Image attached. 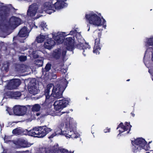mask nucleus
I'll return each mask as SVG.
<instances>
[{"instance_id": "1", "label": "nucleus", "mask_w": 153, "mask_h": 153, "mask_svg": "<svg viewBox=\"0 0 153 153\" xmlns=\"http://www.w3.org/2000/svg\"><path fill=\"white\" fill-rule=\"evenodd\" d=\"M10 15L9 8L6 6L0 8V20L4 21L0 24V29H3L7 27L15 28L21 24V19L14 16L11 17L7 23L5 24L4 20Z\"/></svg>"}, {"instance_id": "2", "label": "nucleus", "mask_w": 153, "mask_h": 153, "mask_svg": "<svg viewBox=\"0 0 153 153\" xmlns=\"http://www.w3.org/2000/svg\"><path fill=\"white\" fill-rule=\"evenodd\" d=\"M63 91V88L60 86V85L57 84L55 86H53L52 93L50 95V99L48 103V104L51 103L56 99L62 97Z\"/></svg>"}, {"instance_id": "3", "label": "nucleus", "mask_w": 153, "mask_h": 153, "mask_svg": "<svg viewBox=\"0 0 153 153\" xmlns=\"http://www.w3.org/2000/svg\"><path fill=\"white\" fill-rule=\"evenodd\" d=\"M132 127L130 124V122H126L124 123V124L121 122L118 126L117 129V130L119 128H120L118 131L119 133L118 134V136L123 135L125 136L128 134L131 130V128Z\"/></svg>"}, {"instance_id": "4", "label": "nucleus", "mask_w": 153, "mask_h": 153, "mask_svg": "<svg viewBox=\"0 0 153 153\" xmlns=\"http://www.w3.org/2000/svg\"><path fill=\"white\" fill-rule=\"evenodd\" d=\"M85 16L89 24L95 26H101V19L97 14L94 13H90L86 14Z\"/></svg>"}, {"instance_id": "5", "label": "nucleus", "mask_w": 153, "mask_h": 153, "mask_svg": "<svg viewBox=\"0 0 153 153\" xmlns=\"http://www.w3.org/2000/svg\"><path fill=\"white\" fill-rule=\"evenodd\" d=\"M99 29L95 30L94 32V35L97 34L98 38H96L95 40L94 45V48L93 52L96 53L97 54H99L100 51L101 49V47L100 45V39L101 38L102 35V33L101 32H98L100 31Z\"/></svg>"}, {"instance_id": "6", "label": "nucleus", "mask_w": 153, "mask_h": 153, "mask_svg": "<svg viewBox=\"0 0 153 153\" xmlns=\"http://www.w3.org/2000/svg\"><path fill=\"white\" fill-rule=\"evenodd\" d=\"M66 53V50H63L61 52V49L57 48L53 50L52 56L56 60L59 59L61 56L62 60L64 61L65 59Z\"/></svg>"}, {"instance_id": "7", "label": "nucleus", "mask_w": 153, "mask_h": 153, "mask_svg": "<svg viewBox=\"0 0 153 153\" xmlns=\"http://www.w3.org/2000/svg\"><path fill=\"white\" fill-rule=\"evenodd\" d=\"M68 103V101L65 99L55 101L53 104L54 108L56 111H60L61 109L66 107Z\"/></svg>"}, {"instance_id": "8", "label": "nucleus", "mask_w": 153, "mask_h": 153, "mask_svg": "<svg viewBox=\"0 0 153 153\" xmlns=\"http://www.w3.org/2000/svg\"><path fill=\"white\" fill-rule=\"evenodd\" d=\"M38 9V2L33 3L29 6L27 11V15L31 17L35 16L37 13Z\"/></svg>"}, {"instance_id": "9", "label": "nucleus", "mask_w": 153, "mask_h": 153, "mask_svg": "<svg viewBox=\"0 0 153 153\" xmlns=\"http://www.w3.org/2000/svg\"><path fill=\"white\" fill-rule=\"evenodd\" d=\"M74 40L71 37L67 38L64 40V43L66 46V49L68 51H72L73 53L74 49Z\"/></svg>"}, {"instance_id": "10", "label": "nucleus", "mask_w": 153, "mask_h": 153, "mask_svg": "<svg viewBox=\"0 0 153 153\" xmlns=\"http://www.w3.org/2000/svg\"><path fill=\"white\" fill-rule=\"evenodd\" d=\"M14 114L17 116H23L25 115L27 111V106L16 105L13 108Z\"/></svg>"}, {"instance_id": "11", "label": "nucleus", "mask_w": 153, "mask_h": 153, "mask_svg": "<svg viewBox=\"0 0 153 153\" xmlns=\"http://www.w3.org/2000/svg\"><path fill=\"white\" fill-rule=\"evenodd\" d=\"M65 128H66V130L62 131V129L59 128H58V131L60 132L59 135H64L66 137H67L68 133L69 132L70 129H72L73 128L72 123H71L70 121H66L65 122Z\"/></svg>"}, {"instance_id": "12", "label": "nucleus", "mask_w": 153, "mask_h": 153, "mask_svg": "<svg viewBox=\"0 0 153 153\" xmlns=\"http://www.w3.org/2000/svg\"><path fill=\"white\" fill-rule=\"evenodd\" d=\"M51 130L50 128L47 127L46 126H39V138L44 137Z\"/></svg>"}, {"instance_id": "13", "label": "nucleus", "mask_w": 153, "mask_h": 153, "mask_svg": "<svg viewBox=\"0 0 153 153\" xmlns=\"http://www.w3.org/2000/svg\"><path fill=\"white\" fill-rule=\"evenodd\" d=\"M132 143L133 145L139 146L141 148H143L146 145L147 142L144 139L142 138H139L134 140L132 141Z\"/></svg>"}, {"instance_id": "14", "label": "nucleus", "mask_w": 153, "mask_h": 153, "mask_svg": "<svg viewBox=\"0 0 153 153\" xmlns=\"http://www.w3.org/2000/svg\"><path fill=\"white\" fill-rule=\"evenodd\" d=\"M53 86H54L53 84V83H50L47 85L45 89L44 93L46 97L45 102H46L47 103L50 98V90L53 87Z\"/></svg>"}, {"instance_id": "15", "label": "nucleus", "mask_w": 153, "mask_h": 153, "mask_svg": "<svg viewBox=\"0 0 153 153\" xmlns=\"http://www.w3.org/2000/svg\"><path fill=\"white\" fill-rule=\"evenodd\" d=\"M55 44V41L52 38H50L47 40L45 42L44 46L45 48L50 50L52 48Z\"/></svg>"}, {"instance_id": "16", "label": "nucleus", "mask_w": 153, "mask_h": 153, "mask_svg": "<svg viewBox=\"0 0 153 153\" xmlns=\"http://www.w3.org/2000/svg\"><path fill=\"white\" fill-rule=\"evenodd\" d=\"M44 6L45 10L49 14H51L55 11L54 9L53 4L49 2H45L44 4Z\"/></svg>"}, {"instance_id": "17", "label": "nucleus", "mask_w": 153, "mask_h": 153, "mask_svg": "<svg viewBox=\"0 0 153 153\" xmlns=\"http://www.w3.org/2000/svg\"><path fill=\"white\" fill-rule=\"evenodd\" d=\"M67 5V4L63 1H58L53 4L54 9L55 11L56 10H59Z\"/></svg>"}, {"instance_id": "18", "label": "nucleus", "mask_w": 153, "mask_h": 153, "mask_svg": "<svg viewBox=\"0 0 153 153\" xmlns=\"http://www.w3.org/2000/svg\"><path fill=\"white\" fill-rule=\"evenodd\" d=\"M21 95V93L19 92H12L9 91L7 94L6 98L18 99Z\"/></svg>"}, {"instance_id": "19", "label": "nucleus", "mask_w": 153, "mask_h": 153, "mask_svg": "<svg viewBox=\"0 0 153 153\" xmlns=\"http://www.w3.org/2000/svg\"><path fill=\"white\" fill-rule=\"evenodd\" d=\"M44 150V153H55L57 151V149L52 148L51 149H49L48 148H45L43 149ZM60 153H68V151L64 149H61L60 150Z\"/></svg>"}, {"instance_id": "20", "label": "nucleus", "mask_w": 153, "mask_h": 153, "mask_svg": "<svg viewBox=\"0 0 153 153\" xmlns=\"http://www.w3.org/2000/svg\"><path fill=\"white\" fill-rule=\"evenodd\" d=\"M21 84V81L19 79L12 80L9 83L12 89L16 88Z\"/></svg>"}, {"instance_id": "21", "label": "nucleus", "mask_w": 153, "mask_h": 153, "mask_svg": "<svg viewBox=\"0 0 153 153\" xmlns=\"http://www.w3.org/2000/svg\"><path fill=\"white\" fill-rule=\"evenodd\" d=\"M28 33L26 27H24L20 30L17 37L18 36L21 37H27L28 35Z\"/></svg>"}, {"instance_id": "22", "label": "nucleus", "mask_w": 153, "mask_h": 153, "mask_svg": "<svg viewBox=\"0 0 153 153\" xmlns=\"http://www.w3.org/2000/svg\"><path fill=\"white\" fill-rule=\"evenodd\" d=\"M53 37L58 44H60L64 42L63 40L65 39V36L63 34H59L55 36H53Z\"/></svg>"}, {"instance_id": "23", "label": "nucleus", "mask_w": 153, "mask_h": 153, "mask_svg": "<svg viewBox=\"0 0 153 153\" xmlns=\"http://www.w3.org/2000/svg\"><path fill=\"white\" fill-rule=\"evenodd\" d=\"M35 85L36 84L35 83L33 85L30 86L29 85L28 87V90L29 92L33 95L37 94L38 92L37 87Z\"/></svg>"}, {"instance_id": "24", "label": "nucleus", "mask_w": 153, "mask_h": 153, "mask_svg": "<svg viewBox=\"0 0 153 153\" xmlns=\"http://www.w3.org/2000/svg\"><path fill=\"white\" fill-rule=\"evenodd\" d=\"M28 134L34 137H37L38 134V128L37 127L34 128L33 129L30 130L28 132Z\"/></svg>"}, {"instance_id": "25", "label": "nucleus", "mask_w": 153, "mask_h": 153, "mask_svg": "<svg viewBox=\"0 0 153 153\" xmlns=\"http://www.w3.org/2000/svg\"><path fill=\"white\" fill-rule=\"evenodd\" d=\"M27 107L29 108H32V111L33 112H37L38 111V104H35L32 106L27 105Z\"/></svg>"}, {"instance_id": "26", "label": "nucleus", "mask_w": 153, "mask_h": 153, "mask_svg": "<svg viewBox=\"0 0 153 153\" xmlns=\"http://www.w3.org/2000/svg\"><path fill=\"white\" fill-rule=\"evenodd\" d=\"M51 64L49 63H48L46 65L45 68L42 69V72L43 73L44 72H48L51 69Z\"/></svg>"}, {"instance_id": "27", "label": "nucleus", "mask_w": 153, "mask_h": 153, "mask_svg": "<svg viewBox=\"0 0 153 153\" xmlns=\"http://www.w3.org/2000/svg\"><path fill=\"white\" fill-rule=\"evenodd\" d=\"M47 25H46V23L44 22H42L40 25L39 26V27L41 28L42 30H43L45 31L48 29L47 27Z\"/></svg>"}, {"instance_id": "28", "label": "nucleus", "mask_w": 153, "mask_h": 153, "mask_svg": "<svg viewBox=\"0 0 153 153\" xmlns=\"http://www.w3.org/2000/svg\"><path fill=\"white\" fill-rule=\"evenodd\" d=\"M83 44L81 42H79L75 46H74V48H76L82 50L83 49Z\"/></svg>"}, {"instance_id": "29", "label": "nucleus", "mask_w": 153, "mask_h": 153, "mask_svg": "<svg viewBox=\"0 0 153 153\" xmlns=\"http://www.w3.org/2000/svg\"><path fill=\"white\" fill-rule=\"evenodd\" d=\"M21 132V130L18 128L14 129L12 131L13 133L16 135L20 134Z\"/></svg>"}, {"instance_id": "30", "label": "nucleus", "mask_w": 153, "mask_h": 153, "mask_svg": "<svg viewBox=\"0 0 153 153\" xmlns=\"http://www.w3.org/2000/svg\"><path fill=\"white\" fill-rule=\"evenodd\" d=\"M45 39V36L42 35V33H41L39 35V43H41L43 42Z\"/></svg>"}, {"instance_id": "31", "label": "nucleus", "mask_w": 153, "mask_h": 153, "mask_svg": "<svg viewBox=\"0 0 153 153\" xmlns=\"http://www.w3.org/2000/svg\"><path fill=\"white\" fill-rule=\"evenodd\" d=\"M58 128L56 129L55 132L52 134L50 136L48 137V138L51 139L53 138L54 136L58 135H59V133L58 132Z\"/></svg>"}, {"instance_id": "32", "label": "nucleus", "mask_w": 153, "mask_h": 153, "mask_svg": "<svg viewBox=\"0 0 153 153\" xmlns=\"http://www.w3.org/2000/svg\"><path fill=\"white\" fill-rule=\"evenodd\" d=\"M147 44L149 46L153 45V37L148 39L147 41Z\"/></svg>"}, {"instance_id": "33", "label": "nucleus", "mask_w": 153, "mask_h": 153, "mask_svg": "<svg viewBox=\"0 0 153 153\" xmlns=\"http://www.w3.org/2000/svg\"><path fill=\"white\" fill-rule=\"evenodd\" d=\"M83 50H84L83 54L84 55V52H85V49H87V48L89 49L90 48V45L88 44L85 43L84 44H83Z\"/></svg>"}, {"instance_id": "34", "label": "nucleus", "mask_w": 153, "mask_h": 153, "mask_svg": "<svg viewBox=\"0 0 153 153\" xmlns=\"http://www.w3.org/2000/svg\"><path fill=\"white\" fill-rule=\"evenodd\" d=\"M72 135L71 137V138H77L79 136V134L77 133H75L74 132V131L73 133L72 134Z\"/></svg>"}, {"instance_id": "35", "label": "nucleus", "mask_w": 153, "mask_h": 153, "mask_svg": "<svg viewBox=\"0 0 153 153\" xmlns=\"http://www.w3.org/2000/svg\"><path fill=\"white\" fill-rule=\"evenodd\" d=\"M73 129H70L69 130V132L68 133V136L67 137H68L69 138H71V136L72 135V134L73 133L74 131L73 130Z\"/></svg>"}, {"instance_id": "36", "label": "nucleus", "mask_w": 153, "mask_h": 153, "mask_svg": "<svg viewBox=\"0 0 153 153\" xmlns=\"http://www.w3.org/2000/svg\"><path fill=\"white\" fill-rule=\"evenodd\" d=\"M45 104H42L41 105V106H40V105H39V115H40V113L39 111L40 110V109H43L45 108V107L44 105Z\"/></svg>"}, {"instance_id": "37", "label": "nucleus", "mask_w": 153, "mask_h": 153, "mask_svg": "<svg viewBox=\"0 0 153 153\" xmlns=\"http://www.w3.org/2000/svg\"><path fill=\"white\" fill-rule=\"evenodd\" d=\"M6 111H7L9 115H11L12 114L13 110L8 107H7Z\"/></svg>"}, {"instance_id": "38", "label": "nucleus", "mask_w": 153, "mask_h": 153, "mask_svg": "<svg viewBox=\"0 0 153 153\" xmlns=\"http://www.w3.org/2000/svg\"><path fill=\"white\" fill-rule=\"evenodd\" d=\"M19 59L21 61H24L26 60L27 57L25 56H22L19 57Z\"/></svg>"}, {"instance_id": "39", "label": "nucleus", "mask_w": 153, "mask_h": 153, "mask_svg": "<svg viewBox=\"0 0 153 153\" xmlns=\"http://www.w3.org/2000/svg\"><path fill=\"white\" fill-rule=\"evenodd\" d=\"M43 64V61L42 59H39V67L42 66Z\"/></svg>"}, {"instance_id": "40", "label": "nucleus", "mask_w": 153, "mask_h": 153, "mask_svg": "<svg viewBox=\"0 0 153 153\" xmlns=\"http://www.w3.org/2000/svg\"><path fill=\"white\" fill-rule=\"evenodd\" d=\"M8 66L7 65H5L2 67V69H4L6 72L8 71Z\"/></svg>"}, {"instance_id": "41", "label": "nucleus", "mask_w": 153, "mask_h": 153, "mask_svg": "<svg viewBox=\"0 0 153 153\" xmlns=\"http://www.w3.org/2000/svg\"><path fill=\"white\" fill-rule=\"evenodd\" d=\"M110 128H108V127H107L104 130V132L106 133L107 132H109L110 131Z\"/></svg>"}, {"instance_id": "42", "label": "nucleus", "mask_w": 153, "mask_h": 153, "mask_svg": "<svg viewBox=\"0 0 153 153\" xmlns=\"http://www.w3.org/2000/svg\"><path fill=\"white\" fill-rule=\"evenodd\" d=\"M75 31H76V30H75L71 31L70 32V34L71 35H74L75 33Z\"/></svg>"}, {"instance_id": "43", "label": "nucleus", "mask_w": 153, "mask_h": 153, "mask_svg": "<svg viewBox=\"0 0 153 153\" xmlns=\"http://www.w3.org/2000/svg\"><path fill=\"white\" fill-rule=\"evenodd\" d=\"M103 19V22H102V24L101 23V24L102 25H104V24L105 23V22H106V21L105 20V19Z\"/></svg>"}, {"instance_id": "44", "label": "nucleus", "mask_w": 153, "mask_h": 153, "mask_svg": "<svg viewBox=\"0 0 153 153\" xmlns=\"http://www.w3.org/2000/svg\"><path fill=\"white\" fill-rule=\"evenodd\" d=\"M61 113H62V114L65 113H69V111H67L66 112H62Z\"/></svg>"}, {"instance_id": "45", "label": "nucleus", "mask_w": 153, "mask_h": 153, "mask_svg": "<svg viewBox=\"0 0 153 153\" xmlns=\"http://www.w3.org/2000/svg\"><path fill=\"white\" fill-rule=\"evenodd\" d=\"M38 37H37L36 39V42L37 43H38Z\"/></svg>"}, {"instance_id": "46", "label": "nucleus", "mask_w": 153, "mask_h": 153, "mask_svg": "<svg viewBox=\"0 0 153 153\" xmlns=\"http://www.w3.org/2000/svg\"><path fill=\"white\" fill-rule=\"evenodd\" d=\"M131 114H132V116L133 117H134V116H135V114H134V113H132V112H131Z\"/></svg>"}, {"instance_id": "47", "label": "nucleus", "mask_w": 153, "mask_h": 153, "mask_svg": "<svg viewBox=\"0 0 153 153\" xmlns=\"http://www.w3.org/2000/svg\"><path fill=\"white\" fill-rule=\"evenodd\" d=\"M152 60L153 61V53H152Z\"/></svg>"}, {"instance_id": "48", "label": "nucleus", "mask_w": 153, "mask_h": 153, "mask_svg": "<svg viewBox=\"0 0 153 153\" xmlns=\"http://www.w3.org/2000/svg\"><path fill=\"white\" fill-rule=\"evenodd\" d=\"M68 153H74L73 152H69V151H68Z\"/></svg>"}, {"instance_id": "49", "label": "nucleus", "mask_w": 153, "mask_h": 153, "mask_svg": "<svg viewBox=\"0 0 153 153\" xmlns=\"http://www.w3.org/2000/svg\"><path fill=\"white\" fill-rule=\"evenodd\" d=\"M130 80V79H128L126 81H129Z\"/></svg>"}, {"instance_id": "50", "label": "nucleus", "mask_w": 153, "mask_h": 153, "mask_svg": "<svg viewBox=\"0 0 153 153\" xmlns=\"http://www.w3.org/2000/svg\"><path fill=\"white\" fill-rule=\"evenodd\" d=\"M16 38V37H14L13 38V39L14 40V39H15Z\"/></svg>"}, {"instance_id": "51", "label": "nucleus", "mask_w": 153, "mask_h": 153, "mask_svg": "<svg viewBox=\"0 0 153 153\" xmlns=\"http://www.w3.org/2000/svg\"><path fill=\"white\" fill-rule=\"evenodd\" d=\"M36 115L37 116H38V113H36Z\"/></svg>"}, {"instance_id": "52", "label": "nucleus", "mask_w": 153, "mask_h": 153, "mask_svg": "<svg viewBox=\"0 0 153 153\" xmlns=\"http://www.w3.org/2000/svg\"><path fill=\"white\" fill-rule=\"evenodd\" d=\"M66 84H67L68 83V81H66Z\"/></svg>"}, {"instance_id": "53", "label": "nucleus", "mask_w": 153, "mask_h": 153, "mask_svg": "<svg viewBox=\"0 0 153 153\" xmlns=\"http://www.w3.org/2000/svg\"><path fill=\"white\" fill-rule=\"evenodd\" d=\"M38 99V97H36V100H37Z\"/></svg>"}, {"instance_id": "54", "label": "nucleus", "mask_w": 153, "mask_h": 153, "mask_svg": "<svg viewBox=\"0 0 153 153\" xmlns=\"http://www.w3.org/2000/svg\"><path fill=\"white\" fill-rule=\"evenodd\" d=\"M86 100L88 99L87 97H86Z\"/></svg>"}, {"instance_id": "55", "label": "nucleus", "mask_w": 153, "mask_h": 153, "mask_svg": "<svg viewBox=\"0 0 153 153\" xmlns=\"http://www.w3.org/2000/svg\"><path fill=\"white\" fill-rule=\"evenodd\" d=\"M90 29V27H89L88 29V31H89Z\"/></svg>"}, {"instance_id": "56", "label": "nucleus", "mask_w": 153, "mask_h": 153, "mask_svg": "<svg viewBox=\"0 0 153 153\" xmlns=\"http://www.w3.org/2000/svg\"><path fill=\"white\" fill-rule=\"evenodd\" d=\"M152 80L153 81V77H152Z\"/></svg>"}, {"instance_id": "57", "label": "nucleus", "mask_w": 153, "mask_h": 153, "mask_svg": "<svg viewBox=\"0 0 153 153\" xmlns=\"http://www.w3.org/2000/svg\"><path fill=\"white\" fill-rule=\"evenodd\" d=\"M40 17V16H39V17Z\"/></svg>"}, {"instance_id": "58", "label": "nucleus", "mask_w": 153, "mask_h": 153, "mask_svg": "<svg viewBox=\"0 0 153 153\" xmlns=\"http://www.w3.org/2000/svg\"><path fill=\"white\" fill-rule=\"evenodd\" d=\"M40 148H39V150H40Z\"/></svg>"}, {"instance_id": "59", "label": "nucleus", "mask_w": 153, "mask_h": 153, "mask_svg": "<svg viewBox=\"0 0 153 153\" xmlns=\"http://www.w3.org/2000/svg\"><path fill=\"white\" fill-rule=\"evenodd\" d=\"M60 132L59 131H58V132Z\"/></svg>"}, {"instance_id": "60", "label": "nucleus", "mask_w": 153, "mask_h": 153, "mask_svg": "<svg viewBox=\"0 0 153 153\" xmlns=\"http://www.w3.org/2000/svg\"><path fill=\"white\" fill-rule=\"evenodd\" d=\"M148 153H149V152H148Z\"/></svg>"}]
</instances>
